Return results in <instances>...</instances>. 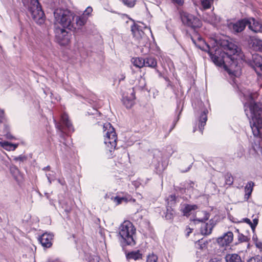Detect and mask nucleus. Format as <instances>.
I'll return each instance as SVG.
<instances>
[{"label": "nucleus", "mask_w": 262, "mask_h": 262, "mask_svg": "<svg viewBox=\"0 0 262 262\" xmlns=\"http://www.w3.org/2000/svg\"><path fill=\"white\" fill-rule=\"evenodd\" d=\"M220 45L222 50H216L214 54L209 53L212 61L219 67L223 66L229 75L239 76L241 68L238 65V57H242L241 49L228 40H221Z\"/></svg>", "instance_id": "1"}, {"label": "nucleus", "mask_w": 262, "mask_h": 262, "mask_svg": "<svg viewBox=\"0 0 262 262\" xmlns=\"http://www.w3.org/2000/svg\"><path fill=\"white\" fill-rule=\"evenodd\" d=\"M54 16L56 23L74 32L80 29L86 22L84 16H77L68 9H56L54 12Z\"/></svg>", "instance_id": "2"}, {"label": "nucleus", "mask_w": 262, "mask_h": 262, "mask_svg": "<svg viewBox=\"0 0 262 262\" xmlns=\"http://www.w3.org/2000/svg\"><path fill=\"white\" fill-rule=\"evenodd\" d=\"M251 113L250 125L255 137L262 140V103L251 102L249 106Z\"/></svg>", "instance_id": "3"}, {"label": "nucleus", "mask_w": 262, "mask_h": 262, "mask_svg": "<svg viewBox=\"0 0 262 262\" xmlns=\"http://www.w3.org/2000/svg\"><path fill=\"white\" fill-rule=\"evenodd\" d=\"M24 5L28 8L29 12L34 21L42 25L45 21V14L38 0H22Z\"/></svg>", "instance_id": "4"}, {"label": "nucleus", "mask_w": 262, "mask_h": 262, "mask_svg": "<svg viewBox=\"0 0 262 262\" xmlns=\"http://www.w3.org/2000/svg\"><path fill=\"white\" fill-rule=\"evenodd\" d=\"M136 229L133 224L128 221H124L120 226L119 234L127 245L134 246L136 242L134 235Z\"/></svg>", "instance_id": "5"}, {"label": "nucleus", "mask_w": 262, "mask_h": 262, "mask_svg": "<svg viewBox=\"0 0 262 262\" xmlns=\"http://www.w3.org/2000/svg\"><path fill=\"white\" fill-rule=\"evenodd\" d=\"M103 128L105 132L104 144L106 146L107 150L112 152L115 149L117 145V137L115 129L110 123H105Z\"/></svg>", "instance_id": "6"}, {"label": "nucleus", "mask_w": 262, "mask_h": 262, "mask_svg": "<svg viewBox=\"0 0 262 262\" xmlns=\"http://www.w3.org/2000/svg\"><path fill=\"white\" fill-rule=\"evenodd\" d=\"M181 20L185 25L192 29L199 28L201 26V21L198 17L186 12L181 14Z\"/></svg>", "instance_id": "7"}, {"label": "nucleus", "mask_w": 262, "mask_h": 262, "mask_svg": "<svg viewBox=\"0 0 262 262\" xmlns=\"http://www.w3.org/2000/svg\"><path fill=\"white\" fill-rule=\"evenodd\" d=\"M55 37L57 41L62 46H66L70 40V35L68 32L63 28H56Z\"/></svg>", "instance_id": "8"}, {"label": "nucleus", "mask_w": 262, "mask_h": 262, "mask_svg": "<svg viewBox=\"0 0 262 262\" xmlns=\"http://www.w3.org/2000/svg\"><path fill=\"white\" fill-rule=\"evenodd\" d=\"M56 126L57 129L61 132V134H63L66 129H68L69 132L73 131L72 125L66 114L62 115L61 122L56 123Z\"/></svg>", "instance_id": "9"}, {"label": "nucleus", "mask_w": 262, "mask_h": 262, "mask_svg": "<svg viewBox=\"0 0 262 262\" xmlns=\"http://www.w3.org/2000/svg\"><path fill=\"white\" fill-rule=\"evenodd\" d=\"M248 19L244 18L235 23H230L228 25L229 29L233 33L237 34L242 32L247 25Z\"/></svg>", "instance_id": "10"}, {"label": "nucleus", "mask_w": 262, "mask_h": 262, "mask_svg": "<svg viewBox=\"0 0 262 262\" xmlns=\"http://www.w3.org/2000/svg\"><path fill=\"white\" fill-rule=\"evenodd\" d=\"M135 93L133 88L128 90L127 94L123 95L122 101L127 108H130L135 104Z\"/></svg>", "instance_id": "11"}, {"label": "nucleus", "mask_w": 262, "mask_h": 262, "mask_svg": "<svg viewBox=\"0 0 262 262\" xmlns=\"http://www.w3.org/2000/svg\"><path fill=\"white\" fill-rule=\"evenodd\" d=\"M245 60L251 66L260 69L262 66V56L258 54L251 55V57L245 56Z\"/></svg>", "instance_id": "12"}, {"label": "nucleus", "mask_w": 262, "mask_h": 262, "mask_svg": "<svg viewBox=\"0 0 262 262\" xmlns=\"http://www.w3.org/2000/svg\"><path fill=\"white\" fill-rule=\"evenodd\" d=\"M53 237L52 234L45 233L39 236L38 241L43 247L50 248L52 245Z\"/></svg>", "instance_id": "13"}, {"label": "nucleus", "mask_w": 262, "mask_h": 262, "mask_svg": "<svg viewBox=\"0 0 262 262\" xmlns=\"http://www.w3.org/2000/svg\"><path fill=\"white\" fill-rule=\"evenodd\" d=\"M247 25L249 29L255 33L262 32V25L255 19H248Z\"/></svg>", "instance_id": "14"}, {"label": "nucleus", "mask_w": 262, "mask_h": 262, "mask_svg": "<svg viewBox=\"0 0 262 262\" xmlns=\"http://www.w3.org/2000/svg\"><path fill=\"white\" fill-rule=\"evenodd\" d=\"M142 27L137 24H134L131 27V31L134 37L137 39H146L145 34L142 29Z\"/></svg>", "instance_id": "15"}, {"label": "nucleus", "mask_w": 262, "mask_h": 262, "mask_svg": "<svg viewBox=\"0 0 262 262\" xmlns=\"http://www.w3.org/2000/svg\"><path fill=\"white\" fill-rule=\"evenodd\" d=\"M233 238V233L229 231L226 233H225L223 236L218 238L217 243L219 245L222 246L228 245L232 242Z\"/></svg>", "instance_id": "16"}, {"label": "nucleus", "mask_w": 262, "mask_h": 262, "mask_svg": "<svg viewBox=\"0 0 262 262\" xmlns=\"http://www.w3.org/2000/svg\"><path fill=\"white\" fill-rule=\"evenodd\" d=\"M202 19L204 21L212 25H214L219 21V18L213 12L210 14L205 13L202 15Z\"/></svg>", "instance_id": "17"}, {"label": "nucleus", "mask_w": 262, "mask_h": 262, "mask_svg": "<svg viewBox=\"0 0 262 262\" xmlns=\"http://www.w3.org/2000/svg\"><path fill=\"white\" fill-rule=\"evenodd\" d=\"M249 45L250 48L256 51L262 52V40L252 38L249 41Z\"/></svg>", "instance_id": "18"}, {"label": "nucleus", "mask_w": 262, "mask_h": 262, "mask_svg": "<svg viewBox=\"0 0 262 262\" xmlns=\"http://www.w3.org/2000/svg\"><path fill=\"white\" fill-rule=\"evenodd\" d=\"M213 227V221H211L209 223L203 224L201 228V233L206 235L211 234Z\"/></svg>", "instance_id": "19"}, {"label": "nucleus", "mask_w": 262, "mask_h": 262, "mask_svg": "<svg viewBox=\"0 0 262 262\" xmlns=\"http://www.w3.org/2000/svg\"><path fill=\"white\" fill-rule=\"evenodd\" d=\"M226 262H242L241 257L237 254H228L225 257Z\"/></svg>", "instance_id": "20"}, {"label": "nucleus", "mask_w": 262, "mask_h": 262, "mask_svg": "<svg viewBox=\"0 0 262 262\" xmlns=\"http://www.w3.org/2000/svg\"><path fill=\"white\" fill-rule=\"evenodd\" d=\"M197 209L198 206L196 205L186 204L184 205V207L182 209V211L183 215L187 216L190 214L192 210H195Z\"/></svg>", "instance_id": "21"}, {"label": "nucleus", "mask_w": 262, "mask_h": 262, "mask_svg": "<svg viewBox=\"0 0 262 262\" xmlns=\"http://www.w3.org/2000/svg\"><path fill=\"white\" fill-rule=\"evenodd\" d=\"M145 67L155 68L157 66V59L152 56H148L144 58Z\"/></svg>", "instance_id": "22"}, {"label": "nucleus", "mask_w": 262, "mask_h": 262, "mask_svg": "<svg viewBox=\"0 0 262 262\" xmlns=\"http://www.w3.org/2000/svg\"><path fill=\"white\" fill-rule=\"evenodd\" d=\"M127 259H133L135 260L142 259V254L140 253L139 250L132 251L126 254Z\"/></svg>", "instance_id": "23"}, {"label": "nucleus", "mask_w": 262, "mask_h": 262, "mask_svg": "<svg viewBox=\"0 0 262 262\" xmlns=\"http://www.w3.org/2000/svg\"><path fill=\"white\" fill-rule=\"evenodd\" d=\"M207 120V117L206 113L205 111H204L200 116V119L199 120V128L201 133H203V130L204 129V127L206 124V121Z\"/></svg>", "instance_id": "24"}, {"label": "nucleus", "mask_w": 262, "mask_h": 262, "mask_svg": "<svg viewBox=\"0 0 262 262\" xmlns=\"http://www.w3.org/2000/svg\"><path fill=\"white\" fill-rule=\"evenodd\" d=\"M254 183L252 181H250L248 183L245 188V198L248 200L249 197L251 195V194L253 191V187L254 186Z\"/></svg>", "instance_id": "25"}, {"label": "nucleus", "mask_w": 262, "mask_h": 262, "mask_svg": "<svg viewBox=\"0 0 262 262\" xmlns=\"http://www.w3.org/2000/svg\"><path fill=\"white\" fill-rule=\"evenodd\" d=\"M132 62L135 67L140 68L145 66L144 58H133L132 59Z\"/></svg>", "instance_id": "26"}, {"label": "nucleus", "mask_w": 262, "mask_h": 262, "mask_svg": "<svg viewBox=\"0 0 262 262\" xmlns=\"http://www.w3.org/2000/svg\"><path fill=\"white\" fill-rule=\"evenodd\" d=\"M1 145L7 150H15L17 147V144H13L7 141L0 142Z\"/></svg>", "instance_id": "27"}, {"label": "nucleus", "mask_w": 262, "mask_h": 262, "mask_svg": "<svg viewBox=\"0 0 262 262\" xmlns=\"http://www.w3.org/2000/svg\"><path fill=\"white\" fill-rule=\"evenodd\" d=\"M157 260L158 256L154 253L149 254L146 259L147 262H157Z\"/></svg>", "instance_id": "28"}, {"label": "nucleus", "mask_w": 262, "mask_h": 262, "mask_svg": "<svg viewBox=\"0 0 262 262\" xmlns=\"http://www.w3.org/2000/svg\"><path fill=\"white\" fill-rule=\"evenodd\" d=\"M213 0H201V5L204 9H209L210 8L211 3L210 1Z\"/></svg>", "instance_id": "29"}, {"label": "nucleus", "mask_w": 262, "mask_h": 262, "mask_svg": "<svg viewBox=\"0 0 262 262\" xmlns=\"http://www.w3.org/2000/svg\"><path fill=\"white\" fill-rule=\"evenodd\" d=\"M233 182V178L231 174L227 173L225 176V183L227 185H231Z\"/></svg>", "instance_id": "30"}, {"label": "nucleus", "mask_w": 262, "mask_h": 262, "mask_svg": "<svg viewBox=\"0 0 262 262\" xmlns=\"http://www.w3.org/2000/svg\"><path fill=\"white\" fill-rule=\"evenodd\" d=\"M123 3L128 7H133L135 5L136 0H122Z\"/></svg>", "instance_id": "31"}, {"label": "nucleus", "mask_w": 262, "mask_h": 262, "mask_svg": "<svg viewBox=\"0 0 262 262\" xmlns=\"http://www.w3.org/2000/svg\"><path fill=\"white\" fill-rule=\"evenodd\" d=\"M173 217V210L171 208L167 209L165 217L167 220H171Z\"/></svg>", "instance_id": "32"}, {"label": "nucleus", "mask_w": 262, "mask_h": 262, "mask_svg": "<svg viewBox=\"0 0 262 262\" xmlns=\"http://www.w3.org/2000/svg\"><path fill=\"white\" fill-rule=\"evenodd\" d=\"M247 262H262V257L257 255L250 258Z\"/></svg>", "instance_id": "33"}, {"label": "nucleus", "mask_w": 262, "mask_h": 262, "mask_svg": "<svg viewBox=\"0 0 262 262\" xmlns=\"http://www.w3.org/2000/svg\"><path fill=\"white\" fill-rule=\"evenodd\" d=\"M114 201L117 205L121 204L123 201L127 202V199L124 197L116 196L114 199Z\"/></svg>", "instance_id": "34"}, {"label": "nucleus", "mask_w": 262, "mask_h": 262, "mask_svg": "<svg viewBox=\"0 0 262 262\" xmlns=\"http://www.w3.org/2000/svg\"><path fill=\"white\" fill-rule=\"evenodd\" d=\"M258 223V219L255 218L253 220V222H252V224L251 225V228L253 232H254L255 228L257 225Z\"/></svg>", "instance_id": "35"}, {"label": "nucleus", "mask_w": 262, "mask_h": 262, "mask_svg": "<svg viewBox=\"0 0 262 262\" xmlns=\"http://www.w3.org/2000/svg\"><path fill=\"white\" fill-rule=\"evenodd\" d=\"M249 239L247 236L244 235L242 234L238 235V241L241 242H248Z\"/></svg>", "instance_id": "36"}, {"label": "nucleus", "mask_w": 262, "mask_h": 262, "mask_svg": "<svg viewBox=\"0 0 262 262\" xmlns=\"http://www.w3.org/2000/svg\"><path fill=\"white\" fill-rule=\"evenodd\" d=\"M92 10V8L91 7H88L85 10L83 15L82 16H84L85 18L87 19L85 15H89L90 13H91Z\"/></svg>", "instance_id": "37"}, {"label": "nucleus", "mask_w": 262, "mask_h": 262, "mask_svg": "<svg viewBox=\"0 0 262 262\" xmlns=\"http://www.w3.org/2000/svg\"><path fill=\"white\" fill-rule=\"evenodd\" d=\"M27 159V157L25 156H19L18 157H15L14 158V160L17 161H24Z\"/></svg>", "instance_id": "38"}, {"label": "nucleus", "mask_w": 262, "mask_h": 262, "mask_svg": "<svg viewBox=\"0 0 262 262\" xmlns=\"http://www.w3.org/2000/svg\"><path fill=\"white\" fill-rule=\"evenodd\" d=\"M208 219H209L208 214H205V216L203 219H196L194 220V221H197L199 222H204L208 220Z\"/></svg>", "instance_id": "39"}, {"label": "nucleus", "mask_w": 262, "mask_h": 262, "mask_svg": "<svg viewBox=\"0 0 262 262\" xmlns=\"http://www.w3.org/2000/svg\"><path fill=\"white\" fill-rule=\"evenodd\" d=\"M5 119L4 111L0 109V123H2Z\"/></svg>", "instance_id": "40"}, {"label": "nucleus", "mask_w": 262, "mask_h": 262, "mask_svg": "<svg viewBox=\"0 0 262 262\" xmlns=\"http://www.w3.org/2000/svg\"><path fill=\"white\" fill-rule=\"evenodd\" d=\"M255 244L256 247L258 248L260 250V251H261L262 250V243L256 239Z\"/></svg>", "instance_id": "41"}, {"label": "nucleus", "mask_w": 262, "mask_h": 262, "mask_svg": "<svg viewBox=\"0 0 262 262\" xmlns=\"http://www.w3.org/2000/svg\"><path fill=\"white\" fill-rule=\"evenodd\" d=\"M172 1L179 6L182 5L184 3L183 0H172Z\"/></svg>", "instance_id": "42"}, {"label": "nucleus", "mask_w": 262, "mask_h": 262, "mask_svg": "<svg viewBox=\"0 0 262 262\" xmlns=\"http://www.w3.org/2000/svg\"><path fill=\"white\" fill-rule=\"evenodd\" d=\"M243 221L244 222L247 223L251 226V225L252 224V222L250 219H249L248 218H245L243 219Z\"/></svg>", "instance_id": "43"}, {"label": "nucleus", "mask_w": 262, "mask_h": 262, "mask_svg": "<svg viewBox=\"0 0 262 262\" xmlns=\"http://www.w3.org/2000/svg\"><path fill=\"white\" fill-rule=\"evenodd\" d=\"M192 229L190 228H188L186 229V235L187 236H188L189 235V234L192 232Z\"/></svg>", "instance_id": "44"}, {"label": "nucleus", "mask_w": 262, "mask_h": 262, "mask_svg": "<svg viewBox=\"0 0 262 262\" xmlns=\"http://www.w3.org/2000/svg\"><path fill=\"white\" fill-rule=\"evenodd\" d=\"M209 262H222V261L216 258L211 259Z\"/></svg>", "instance_id": "45"}, {"label": "nucleus", "mask_w": 262, "mask_h": 262, "mask_svg": "<svg viewBox=\"0 0 262 262\" xmlns=\"http://www.w3.org/2000/svg\"><path fill=\"white\" fill-rule=\"evenodd\" d=\"M6 136H7V138L8 139H12L13 138L12 136L9 133H7L6 134Z\"/></svg>", "instance_id": "46"}, {"label": "nucleus", "mask_w": 262, "mask_h": 262, "mask_svg": "<svg viewBox=\"0 0 262 262\" xmlns=\"http://www.w3.org/2000/svg\"><path fill=\"white\" fill-rule=\"evenodd\" d=\"M125 77L123 75H121V77L119 79V81L123 80L125 79Z\"/></svg>", "instance_id": "47"}, {"label": "nucleus", "mask_w": 262, "mask_h": 262, "mask_svg": "<svg viewBox=\"0 0 262 262\" xmlns=\"http://www.w3.org/2000/svg\"><path fill=\"white\" fill-rule=\"evenodd\" d=\"M50 167L49 166H48L43 168V170H50Z\"/></svg>", "instance_id": "48"}, {"label": "nucleus", "mask_w": 262, "mask_h": 262, "mask_svg": "<svg viewBox=\"0 0 262 262\" xmlns=\"http://www.w3.org/2000/svg\"><path fill=\"white\" fill-rule=\"evenodd\" d=\"M179 120V117L178 116L177 119V120L176 121V122H174V125L173 126V127L171 128V130L173 128V127H174L175 125H176V122Z\"/></svg>", "instance_id": "49"}, {"label": "nucleus", "mask_w": 262, "mask_h": 262, "mask_svg": "<svg viewBox=\"0 0 262 262\" xmlns=\"http://www.w3.org/2000/svg\"><path fill=\"white\" fill-rule=\"evenodd\" d=\"M253 241H254L255 242V241H256V239H257V240H258V239H257V237H256V236H255H255H254H254H253Z\"/></svg>", "instance_id": "50"}, {"label": "nucleus", "mask_w": 262, "mask_h": 262, "mask_svg": "<svg viewBox=\"0 0 262 262\" xmlns=\"http://www.w3.org/2000/svg\"><path fill=\"white\" fill-rule=\"evenodd\" d=\"M170 196H171V201H173L174 199H175V196H173V195H171Z\"/></svg>", "instance_id": "51"}, {"label": "nucleus", "mask_w": 262, "mask_h": 262, "mask_svg": "<svg viewBox=\"0 0 262 262\" xmlns=\"http://www.w3.org/2000/svg\"><path fill=\"white\" fill-rule=\"evenodd\" d=\"M191 165H190V166L188 167V168H187V170H186L185 171H183V172H187V171H188L190 169V167H191Z\"/></svg>", "instance_id": "52"}, {"label": "nucleus", "mask_w": 262, "mask_h": 262, "mask_svg": "<svg viewBox=\"0 0 262 262\" xmlns=\"http://www.w3.org/2000/svg\"><path fill=\"white\" fill-rule=\"evenodd\" d=\"M5 129H6V132H7L8 126L6 125H5Z\"/></svg>", "instance_id": "53"}, {"label": "nucleus", "mask_w": 262, "mask_h": 262, "mask_svg": "<svg viewBox=\"0 0 262 262\" xmlns=\"http://www.w3.org/2000/svg\"><path fill=\"white\" fill-rule=\"evenodd\" d=\"M193 182H191V183L189 184V185H190V187H193Z\"/></svg>", "instance_id": "54"}, {"label": "nucleus", "mask_w": 262, "mask_h": 262, "mask_svg": "<svg viewBox=\"0 0 262 262\" xmlns=\"http://www.w3.org/2000/svg\"><path fill=\"white\" fill-rule=\"evenodd\" d=\"M48 179L49 181V182L51 183V181L50 180V178H49V177L48 176Z\"/></svg>", "instance_id": "55"}, {"label": "nucleus", "mask_w": 262, "mask_h": 262, "mask_svg": "<svg viewBox=\"0 0 262 262\" xmlns=\"http://www.w3.org/2000/svg\"><path fill=\"white\" fill-rule=\"evenodd\" d=\"M58 181H59V182L60 184H61L62 185H63V184L62 183V181H60V180H58Z\"/></svg>", "instance_id": "56"}, {"label": "nucleus", "mask_w": 262, "mask_h": 262, "mask_svg": "<svg viewBox=\"0 0 262 262\" xmlns=\"http://www.w3.org/2000/svg\"><path fill=\"white\" fill-rule=\"evenodd\" d=\"M58 181H59V182L60 184H61L62 185H63V184L62 183V181H60V180H58Z\"/></svg>", "instance_id": "57"}, {"label": "nucleus", "mask_w": 262, "mask_h": 262, "mask_svg": "<svg viewBox=\"0 0 262 262\" xmlns=\"http://www.w3.org/2000/svg\"><path fill=\"white\" fill-rule=\"evenodd\" d=\"M259 70L262 72V66L261 67V68L259 69Z\"/></svg>", "instance_id": "58"}, {"label": "nucleus", "mask_w": 262, "mask_h": 262, "mask_svg": "<svg viewBox=\"0 0 262 262\" xmlns=\"http://www.w3.org/2000/svg\"><path fill=\"white\" fill-rule=\"evenodd\" d=\"M195 130H196V128H194V129H193V132H194L195 131Z\"/></svg>", "instance_id": "59"}]
</instances>
